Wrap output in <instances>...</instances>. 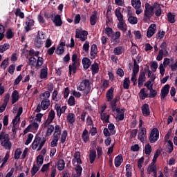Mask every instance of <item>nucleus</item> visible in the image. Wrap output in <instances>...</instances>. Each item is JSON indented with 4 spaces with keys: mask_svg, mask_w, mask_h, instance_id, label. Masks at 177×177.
Segmentation results:
<instances>
[{
    "mask_svg": "<svg viewBox=\"0 0 177 177\" xmlns=\"http://www.w3.org/2000/svg\"><path fill=\"white\" fill-rule=\"evenodd\" d=\"M80 66H81V61L78 59V55L77 53H74L72 55V64L69 65V75H71V73L75 74L77 73V70L80 68Z\"/></svg>",
    "mask_w": 177,
    "mask_h": 177,
    "instance_id": "obj_2",
    "label": "nucleus"
},
{
    "mask_svg": "<svg viewBox=\"0 0 177 177\" xmlns=\"http://www.w3.org/2000/svg\"><path fill=\"white\" fill-rule=\"evenodd\" d=\"M149 92L150 94L149 95V94L146 93V88H142L139 93L140 98L142 100H145V99L147 97H156V96H157V91L153 89L151 90Z\"/></svg>",
    "mask_w": 177,
    "mask_h": 177,
    "instance_id": "obj_6",
    "label": "nucleus"
},
{
    "mask_svg": "<svg viewBox=\"0 0 177 177\" xmlns=\"http://www.w3.org/2000/svg\"><path fill=\"white\" fill-rule=\"evenodd\" d=\"M37 165H39V167H41V165H42V164H44V156H42V155H39L37 156Z\"/></svg>",
    "mask_w": 177,
    "mask_h": 177,
    "instance_id": "obj_60",
    "label": "nucleus"
},
{
    "mask_svg": "<svg viewBox=\"0 0 177 177\" xmlns=\"http://www.w3.org/2000/svg\"><path fill=\"white\" fill-rule=\"evenodd\" d=\"M166 151L171 154L174 151V143L171 140H167V145H166Z\"/></svg>",
    "mask_w": 177,
    "mask_h": 177,
    "instance_id": "obj_23",
    "label": "nucleus"
},
{
    "mask_svg": "<svg viewBox=\"0 0 177 177\" xmlns=\"http://www.w3.org/2000/svg\"><path fill=\"white\" fill-rule=\"evenodd\" d=\"M131 84V80L129 77L124 78L123 81V88L124 89H129V85Z\"/></svg>",
    "mask_w": 177,
    "mask_h": 177,
    "instance_id": "obj_43",
    "label": "nucleus"
},
{
    "mask_svg": "<svg viewBox=\"0 0 177 177\" xmlns=\"http://www.w3.org/2000/svg\"><path fill=\"white\" fill-rule=\"evenodd\" d=\"M28 21L26 22V26L24 27L26 32H28L31 30V27L34 26V19H31L30 18H27Z\"/></svg>",
    "mask_w": 177,
    "mask_h": 177,
    "instance_id": "obj_20",
    "label": "nucleus"
},
{
    "mask_svg": "<svg viewBox=\"0 0 177 177\" xmlns=\"http://www.w3.org/2000/svg\"><path fill=\"white\" fill-rule=\"evenodd\" d=\"M146 128L142 127L140 132L138 133V138L140 139V142H145V139L146 138Z\"/></svg>",
    "mask_w": 177,
    "mask_h": 177,
    "instance_id": "obj_21",
    "label": "nucleus"
},
{
    "mask_svg": "<svg viewBox=\"0 0 177 177\" xmlns=\"http://www.w3.org/2000/svg\"><path fill=\"white\" fill-rule=\"evenodd\" d=\"M120 95H116L113 100H111L109 103L112 111H115V108H117V102H120Z\"/></svg>",
    "mask_w": 177,
    "mask_h": 177,
    "instance_id": "obj_13",
    "label": "nucleus"
},
{
    "mask_svg": "<svg viewBox=\"0 0 177 177\" xmlns=\"http://www.w3.org/2000/svg\"><path fill=\"white\" fill-rule=\"evenodd\" d=\"M53 23H54L55 27H62V26L63 25L62 16H60V15H55L53 21Z\"/></svg>",
    "mask_w": 177,
    "mask_h": 177,
    "instance_id": "obj_14",
    "label": "nucleus"
},
{
    "mask_svg": "<svg viewBox=\"0 0 177 177\" xmlns=\"http://www.w3.org/2000/svg\"><path fill=\"white\" fill-rule=\"evenodd\" d=\"M67 121L69 124H74L75 122V114L70 113L67 115Z\"/></svg>",
    "mask_w": 177,
    "mask_h": 177,
    "instance_id": "obj_30",
    "label": "nucleus"
},
{
    "mask_svg": "<svg viewBox=\"0 0 177 177\" xmlns=\"http://www.w3.org/2000/svg\"><path fill=\"white\" fill-rule=\"evenodd\" d=\"M67 135H68L67 130H64L61 135V139H60V142L62 145L66 142V139H67Z\"/></svg>",
    "mask_w": 177,
    "mask_h": 177,
    "instance_id": "obj_48",
    "label": "nucleus"
},
{
    "mask_svg": "<svg viewBox=\"0 0 177 177\" xmlns=\"http://www.w3.org/2000/svg\"><path fill=\"white\" fill-rule=\"evenodd\" d=\"M6 28L0 24V41H2L5 37Z\"/></svg>",
    "mask_w": 177,
    "mask_h": 177,
    "instance_id": "obj_46",
    "label": "nucleus"
},
{
    "mask_svg": "<svg viewBox=\"0 0 177 177\" xmlns=\"http://www.w3.org/2000/svg\"><path fill=\"white\" fill-rule=\"evenodd\" d=\"M111 39H113V42H115L116 44H118L120 41V37H121V32L117 31L115 33L113 34L111 36Z\"/></svg>",
    "mask_w": 177,
    "mask_h": 177,
    "instance_id": "obj_25",
    "label": "nucleus"
},
{
    "mask_svg": "<svg viewBox=\"0 0 177 177\" xmlns=\"http://www.w3.org/2000/svg\"><path fill=\"white\" fill-rule=\"evenodd\" d=\"M10 48V45L8 43L4 44L3 45L0 46V53H3V52L8 50Z\"/></svg>",
    "mask_w": 177,
    "mask_h": 177,
    "instance_id": "obj_44",
    "label": "nucleus"
},
{
    "mask_svg": "<svg viewBox=\"0 0 177 177\" xmlns=\"http://www.w3.org/2000/svg\"><path fill=\"white\" fill-rule=\"evenodd\" d=\"M113 28L110 27H106L105 28V34L107 35V37H111L113 35Z\"/></svg>",
    "mask_w": 177,
    "mask_h": 177,
    "instance_id": "obj_63",
    "label": "nucleus"
},
{
    "mask_svg": "<svg viewBox=\"0 0 177 177\" xmlns=\"http://www.w3.org/2000/svg\"><path fill=\"white\" fill-rule=\"evenodd\" d=\"M100 116H101V120L102 121H104L106 123L110 122V115L104 113H100Z\"/></svg>",
    "mask_w": 177,
    "mask_h": 177,
    "instance_id": "obj_39",
    "label": "nucleus"
},
{
    "mask_svg": "<svg viewBox=\"0 0 177 177\" xmlns=\"http://www.w3.org/2000/svg\"><path fill=\"white\" fill-rule=\"evenodd\" d=\"M58 93L57 90H55L52 93V99L55 102H59L62 99L61 96H57Z\"/></svg>",
    "mask_w": 177,
    "mask_h": 177,
    "instance_id": "obj_42",
    "label": "nucleus"
},
{
    "mask_svg": "<svg viewBox=\"0 0 177 177\" xmlns=\"http://www.w3.org/2000/svg\"><path fill=\"white\" fill-rule=\"evenodd\" d=\"M75 38H80L82 42H85L88 39V31L80 30V29H76L75 30Z\"/></svg>",
    "mask_w": 177,
    "mask_h": 177,
    "instance_id": "obj_8",
    "label": "nucleus"
},
{
    "mask_svg": "<svg viewBox=\"0 0 177 177\" xmlns=\"http://www.w3.org/2000/svg\"><path fill=\"white\" fill-rule=\"evenodd\" d=\"M54 134L53 136H57L58 138H60V135H62V129H60V125L56 124L54 127Z\"/></svg>",
    "mask_w": 177,
    "mask_h": 177,
    "instance_id": "obj_33",
    "label": "nucleus"
},
{
    "mask_svg": "<svg viewBox=\"0 0 177 177\" xmlns=\"http://www.w3.org/2000/svg\"><path fill=\"white\" fill-rule=\"evenodd\" d=\"M40 106H41L42 110H47V109H49V106H50V101L48 99H43Z\"/></svg>",
    "mask_w": 177,
    "mask_h": 177,
    "instance_id": "obj_19",
    "label": "nucleus"
},
{
    "mask_svg": "<svg viewBox=\"0 0 177 177\" xmlns=\"http://www.w3.org/2000/svg\"><path fill=\"white\" fill-rule=\"evenodd\" d=\"M20 156H21V149L20 148H17L14 154L15 160H19L20 158Z\"/></svg>",
    "mask_w": 177,
    "mask_h": 177,
    "instance_id": "obj_52",
    "label": "nucleus"
},
{
    "mask_svg": "<svg viewBox=\"0 0 177 177\" xmlns=\"http://www.w3.org/2000/svg\"><path fill=\"white\" fill-rule=\"evenodd\" d=\"M91 81L88 79L84 80L80 85L77 86V91H84V96H88L91 92Z\"/></svg>",
    "mask_w": 177,
    "mask_h": 177,
    "instance_id": "obj_4",
    "label": "nucleus"
},
{
    "mask_svg": "<svg viewBox=\"0 0 177 177\" xmlns=\"http://www.w3.org/2000/svg\"><path fill=\"white\" fill-rule=\"evenodd\" d=\"M160 149H157L154 153L153 160H152V162H153L154 164H156V162H157V158H158V157H160Z\"/></svg>",
    "mask_w": 177,
    "mask_h": 177,
    "instance_id": "obj_55",
    "label": "nucleus"
},
{
    "mask_svg": "<svg viewBox=\"0 0 177 177\" xmlns=\"http://www.w3.org/2000/svg\"><path fill=\"white\" fill-rule=\"evenodd\" d=\"M46 142V138H43L41 141V137L36 136L32 144V149L33 150H37V148L39 147L37 149V151H39V150H41L42 147H44Z\"/></svg>",
    "mask_w": 177,
    "mask_h": 177,
    "instance_id": "obj_5",
    "label": "nucleus"
},
{
    "mask_svg": "<svg viewBox=\"0 0 177 177\" xmlns=\"http://www.w3.org/2000/svg\"><path fill=\"white\" fill-rule=\"evenodd\" d=\"M123 161H124V158H122V155H118L115 158V160H114L115 167H116V168H118V167H120V165L122 164Z\"/></svg>",
    "mask_w": 177,
    "mask_h": 177,
    "instance_id": "obj_22",
    "label": "nucleus"
},
{
    "mask_svg": "<svg viewBox=\"0 0 177 177\" xmlns=\"http://www.w3.org/2000/svg\"><path fill=\"white\" fill-rule=\"evenodd\" d=\"M145 152L147 156H150V154H151V145H150V143L145 145Z\"/></svg>",
    "mask_w": 177,
    "mask_h": 177,
    "instance_id": "obj_47",
    "label": "nucleus"
},
{
    "mask_svg": "<svg viewBox=\"0 0 177 177\" xmlns=\"http://www.w3.org/2000/svg\"><path fill=\"white\" fill-rule=\"evenodd\" d=\"M147 172L149 174H151V172H153L154 175H157V170H156V165H154L153 162H151L149 165Z\"/></svg>",
    "mask_w": 177,
    "mask_h": 177,
    "instance_id": "obj_31",
    "label": "nucleus"
},
{
    "mask_svg": "<svg viewBox=\"0 0 177 177\" xmlns=\"http://www.w3.org/2000/svg\"><path fill=\"white\" fill-rule=\"evenodd\" d=\"M160 138V131H158V129L153 128L150 133L149 139L150 143H156L157 140H158Z\"/></svg>",
    "mask_w": 177,
    "mask_h": 177,
    "instance_id": "obj_7",
    "label": "nucleus"
},
{
    "mask_svg": "<svg viewBox=\"0 0 177 177\" xmlns=\"http://www.w3.org/2000/svg\"><path fill=\"white\" fill-rule=\"evenodd\" d=\"M66 163L64 162V160L60 159L57 162V169L58 171H63L64 169V167Z\"/></svg>",
    "mask_w": 177,
    "mask_h": 177,
    "instance_id": "obj_36",
    "label": "nucleus"
},
{
    "mask_svg": "<svg viewBox=\"0 0 177 177\" xmlns=\"http://www.w3.org/2000/svg\"><path fill=\"white\" fill-rule=\"evenodd\" d=\"M56 115V113L53 111V109H51L48 113V119L45 122V125H49V124H52L53 122V120H55V117Z\"/></svg>",
    "mask_w": 177,
    "mask_h": 177,
    "instance_id": "obj_11",
    "label": "nucleus"
},
{
    "mask_svg": "<svg viewBox=\"0 0 177 177\" xmlns=\"http://www.w3.org/2000/svg\"><path fill=\"white\" fill-rule=\"evenodd\" d=\"M15 37V33L12 31V29H8L6 32V38L8 39H12Z\"/></svg>",
    "mask_w": 177,
    "mask_h": 177,
    "instance_id": "obj_57",
    "label": "nucleus"
},
{
    "mask_svg": "<svg viewBox=\"0 0 177 177\" xmlns=\"http://www.w3.org/2000/svg\"><path fill=\"white\" fill-rule=\"evenodd\" d=\"M40 78L41 80H45V78H48V68L46 67L41 69Z\"/></svg>",
    "mask_w": 177,
    "mask_h": 177,
    "instance_id": "obj_29",
    "label": "nucleus"
},
{
    "mask_svg": "<svg viewBox=\"0 0 177 177\" xmlns=\"http://www.w3.org/2000/svg\"><path fill=\"white\" fill-rule=\"evenodd\" d=\"M82 139H83V142H84V143L89 142V136L88 135V130L86 129L83 131Z\"/></svg>",
    "mask_w": 177,
    "mask_h": 177,
    "instance_id": "obj_28",
    "label": "nucleus"
},
{
    "mask_svg": "<svg viewBox=\"0 0 177 177\" xmlns=\"http://www.w3.org/2000/svg\"><path fill=\"white\" fill-rule=\"evenodd\" d=\"M91 71L93 74H97L99 73V64L97 62H94L91 65Z\"/></svg>",
    "mask_w": 177,
    "mask_h": 177,
    "instance_id": "obj_35",
    "label": "nucleus"
},
{
    "mask_svg": "<svg viewBox=\"0 0 177 177\" xmlns=\"http://www.w3.org/2000/svg\"><path fill=\"white\" fill-rule=\"evenodd\" d=\"M111 10H113V7L111 6V5L108 6L106 15V17L107 19V20L106 21V26L108 23H110V15L111 13Z\"/></svg>",
    "mask_w": 177,
    "mask_h": 177,
    "instance_id": "obj_32",
    "label": "nucleus"
},
{
    "mask_svg": "<svg viewBox=\"0 0 177 177\" xmlns=\"http://www.w3.org/2000/svg\"><path fill=\"white\" fill-rule=\"evenodd\" d=\"M42 64H44V58L38 57V59L36 62V68H39Z\"/></svg>",
    "mask_w": 177,
    "mask_h": 177,
    "instance_id": "obj_53",
    "label": "nucleus"
},
{
    "mask_svg": "<svg viewBox=\"0 0 177 177\" xmlns=\"http://www.w3.org/2000/svg\"><path fill=\"white\" fill-rule=\"evenodd\" d=\"M122 52H124L122 46L115 47L113 50L114 55L117 56H120V55H122Z\"/></svg>",
    "mask_w": 177,
    "mask_h": 177,
    "instance_id": "obj_40",
    "label": "nucleus"
},
{
    "mask_svg": "<svg viewBox=\"0 0 177 177\" xmlns=\"http://www.w3.org/2000/svg\"><path fill=\"white\" fill-rule=\"evenodd\" d=\"M1 145L3 146L6 150H10V149H12V142H10V140L9 139V134H4Z\"/></svg>",
    "mask_w": 177,
    "mask_h": 177,
    "instance_id": "obj_9",
    "label": "nucleus"
},
{
    "mask_svg": "<svg viewBox=\"0 0 177 177\" xmlns=\"http://www.w3.org/2000/svg\"><path fill=\"white\" fill-rule=\"evenodd\" d=\"M19 99V91H17V90H15L12 93V104H15V103H16V102H17Z\"/></svg>",
    "mask_w": 177,
    "mask_h": 177,
    "instance_id": "obj_26",
    "label": "nucleus"
},
{
    "mask_svg": "<svg viewBox=\"0 0 177 177\" xmlns=\"http://www.w3.org/2000/svg\"><path fill=\"white\" fill-rule=\"evenodd\" d=\"M156 5L157 3L153 4V6H151L149 3H145V10L144 11L143 21L146 22L147 20H150L152 16L154 15V9H156Z\"/></svg>",
    "mask_w": 177,
    "mask_h": 177,
    "instance_id": "obj_3",
    "label": "nucleus"
},
{
    "mask_svg": "<svg viewBox=\"0 0 177 177\" xmlns=\"http://www.w3.org/2000/svg\"><path fill=\"white\" fill-rule=\"evenodd\" d=\"M57 55H63L64 53V47L59 46L57 48L55 51Z\"/></svg>",
    "mask_w": 177,
    "mask_h": 177,
    "instance_id": "obj_64",
    "label": "nucleus"
},
{
    "mask_svg": "<svg viewBox=\"0 0 177 177\" xmlns=\"http://www.w3.org/2000/svg\"><path fill=\"white\" fill-rule=\"evenodd\" d=\"M53 138L51 141L50 146L51 147H57V142H59V139H60V137H57L56 136H53Z\"/></svg>",
    "mask_w": 177,
    "mask_h": 177,
    "instance_id": "obj_41",
    "label": "nucleus"
},
{
    "mask_svg": "<svg viewBox=\"0 0 177 177\" xmlns=\"http://www.w3.org/2000/svg\"><path fill=\"white\" fill-rule=\"evenodd\" d=\"M106 102H111L114 97V88H111L106 91Z\"/></svg>",
    "mask_w": 177,
    "mask_h": 177,
    "instance_id": "obj_18",
    "label": "nucleus"
},
{
    "mask_svg": "<svg viewBox=\"0 0 177 177\" xmlns=\"http://www.w3.org/2000/svg\"><path fill=\"white\" fill-rule=\"evenodd\" d=\"M55 109L57 111V117H59V118H60V117L62 116V113H64L65 111L64 110L63 111V109H62L60 107V106H59V105H55Z\"/></svg>",
    "mask_w": 177,
    "mask_h": 177,
    "instance_id": "obj_45",
    "label": "nucleus"
},
{
    "mask_svg": "<svg viewBox=\"0 0 177 177\" xmlns=\"http://www.w3.org/2000/svg\"><path fill=\"white\" fill-rule=\"evenodd\" d=\"M108 129L110 131L111 135H115V126L113 123L108 124Z\"/></svg>",
    "mask_w": 177,
    "mask_h": 177,
    "instance_id": "obj_50",
    "label": "nucleus"
},
{
    "mask_svg": "<svg viewBox=\"0 0 177 177\" xmlns=\"http://www.w3.org/2000/svg\"><path fill=\"white\" fill-rule=\"evenodd\" d=\"M75 170L76 171L77 176H81V174H82V167H81L80 165H76Z\"/></svg>",
    "mask_w": 177,
    "mask_h": 177,
    "instance_id": "obj_59",
    "label": "nucleus"
},
{
    "mask_svg": "<svg viewBox=\"0 0 177 177\" xmlns=\"http://www.w3.org/2000/svg\"><path fill=\"white\" fill-rule=\"evenodd\" d=\"M96 23H97V11H94L90 17V24L95 26Z\"/></svg>",
    "mask_w": 177,
    "mask_h": 177,
    "instance_id": "obj_16",
    "label": "nucleus"
},
{
    "mask_svg": "<svg viewBox=\"0 0 177 177\" xmlns=\"http://www.w3.org/2000/svg\"><path fill=\"white\" fill-rule=\"evenodd\" d=\"M36 64H37V59L34 57H31L29 59V66H30V67H35Z\"/></svg>",
    "mask_w": 177,
    "mask_h": 177,
    "instance_id": "obj_56",
    "label": "nucleus"
},
{
    "mask_svg": "<svg viewBox=\"0 0 177 177\" xmlns=\"http://www.w3.org/2000/svg\"><path fill=\"white\" fill-rule=\"evenodd\" d=\"M41 166H37V165H33L32 169H31V174H32V176H34V175H35V174H37V172H38L39 171V168Z\"/></svg>",
    "mask_w": 177,
    "mask_h": 177,
    "instance_id": "obj_49",
    "label": "nucleus"
},
{
    "mask_svg": "<svg viewBox=\"0 0 177 177\" xmlns=\"http://www.w3.org/2000/svg\"><path fill=\"white\" fill-rule=\"evenodd\" d=\"M169 88H171L169 84H165V86L162 88L160 93V99H165V97L168 96V93H169Z\"/></svg>",
    "mask_w": 177,
    "mask_h": 177,
    "instance_id": "obj_10",
    "label": "nucleus"
},
{
    "mask_svg": "<svg viewBox=\"0 0 177 177\" xmlns=\"http://www.w3.org/2000/svg\"><path fill=\"white\" fill-rule=\"evenodd\" d=\"M95 160H96V150L92 149L90 151L89 154V160L91 164H93V162H95Z\"/></svg>",
    "mask_w": 177,
    "mask_h": 177,
    "instance_id": "obj_27",
    "label": "nucleus"
},
{
    "mask_svg": "<svg viewBox=\"0 0 177 177\" xmlns=\"http://www.w3.org/2000/svg\"><path fill=\"white\" fill-rule=\"evenodd\" d=\"M167 17V21L171 24H174V23L176 21V20H175V15L172 14V12H168Z\"/></svg>",
    "mask_w": 177,
    "mask_h": 177,
    "instance_id": "obj_34",
    "label": "nucleus"
},
{
    "mask_svg": "<svg viewBox=\"0 0 177 177\" xmlns=\"http://www.w3.org/2000/svg\"><path fill=\"white\" fill-rule=\"evenodd\" d=\"M128 21L130 24H138V18L131 15L128 18Z\"/></svg>",
    "mask_w": 177,
    "mask_h": 177,
    "instance_id": "obj_51",
    "label": "nucleus"
},
{
    "mask_svg": "<svg viewBox=\"0 0 177 177\" xmlns=\"http://www.w3.org/2000/svg\"><path fill=\"white\" fill-rule=\"evenodd\" d=\"M68 104L69 106H75V98L74 96L71 95L69 97V99L68 100Z\"/></svg>",
    "mask_w": 177,
    "mask_h": 177,
    "instance_id": "obj_58",
    "label": "nucleus"
},
{
    "mask_svg": "<svg viewBox=\"0 0 177 177\" xmlns=\"http://www.w3.org/2000/svg\"><path fill=\"white\" fill-rule=\"evenodd\" d=\"M115 15L117 17V19L119 21L118 24V28L122 31L123 32H126L127 30V24H125V20H124V15L121 13V8H118L115 10Z\"/></svg>",
    "mask_w": 177,
    "mask_h": 177,
    "instance_id": "obj_1",
    "label": "nucleus"
},
{
    "mask_svg": "<svg viewBox=\"0 0 177 177\" xmlns=\"http://www.w3.org/2000/svg\"><path fill=\"white\" fill-rule=\"evenodd\" d=\"M162 57H164V50L160 49L156 57V60H158V62H161V60H162Z\"/></svg>",
    "mask_w": 177,
    "mask_h": 177,
    "instance_id": "obj_62",
    "label": "nucleus"
},
{
    "mask_svg": "<svg viewBox=\"0 0 177 177\" xmlns=\"http://www.w3.org/2000/svg\"><path fill=\"white\" fill-rule=\"evenodd\" d=\"M15 15L17 16H19L20 19H24V12H21V10L20 8H17L15 11Z\"/></svg>",
    "mask_w": 177,
    "mask_h": 177,
    "instance_id": "obj_61",
    "label": "nucleus"
},
{
    "mask_svg": "<svg viewBox=\"0 0 177 177\" xmlns=\"http://www.w3.org/2000/svg\"><path fill=\"white\" fill-rule=\"evenodd\" d=\"M145 81H146V71L144 69L143 71H140L138 83L140 84L142 82H145Z\"/></svg>",
    "mask_w": 177,
    "mask_h": 177,
    "instance_id": "obj_24",
    "label": "nucleus"
},
{
    "mask_svg": "<svg viewBox=\"0 0 177 177\" xmlns=\"http://www.w3.org/2000/svg\"><path fill=\"white\" fill-rule=\"evenodd\" d=\"M82 64L83 65L84 70H88V68L91 67L92 62H91V59L89 58L84 57L82 60Z\"/></svg>",
    "mask_w": 177,
    "mask_h": 177,
    "instance_id": "obj_17",
    "label": "nucleus"
},
{
    "mask_svg": "<svg viewBox=\"0 0 177 177\" xmlns=\"http://www.w3.org/2000/svg\"><path fill=\"white\" fill-rule=\"evenodd\" d=\"M54 131H55V127H53V125H50L48 127L47 131L46 133V136H50V135H52Z\"/></svg>",
    "mask_w": 177,
    "mask_h": 177,
    "instance_id": "obj_54",
    "label": "nucleus"
},
{
    "mask_svg": "<svg viewBox=\"0 0 177 177\" xmlns=\"http://www.w3.org/2000/svg\"><path fill=\"white\" fill-rule=\"evenodd\" d=\"M138 73H139V64H138V62L136 61V59H134L132 74L138 75Z\"/></svg>",
    "mask_w": 177,
    "mask_h": 177,
    "instance_id": "obj_38",
    "label": "nucleus"
},
{
    "mask_svg": "<svg viewBox=\"0 0 177 177\" xmlns=\"http://www.w3.org/2000/svg\"><path fill=\"white\" fill-rule=\"evenodd\" d=\"M142 5L140 0H131V6L134 9H139Z\"/></svg>",
    "mask_w": 177,
    "mask_h": 177,
    "instance_id": "obj_37",
    "label": "nucleus"
},
{
    "mask_svg": "<svg viewBox=\"0 0 177 177\" xmlns=\"http://www.w3.org/2000/svg\"><path fill=\"white\" fill-rule=\"evenodd\" d=\"M141 110L144 117H149L150 115V108L148 104H143L141 106Z\"/></svg>",
    "mask_w": 177,
    "mask_h": 177,
    "instance_id": "obj_15",
    "label": "nucleus"
},
{
    "mask_svg": "<svg viewBox=\"0 0 177 177\" xmlns=\"http://www.w3.org/2000/svg\"><path fill=\"white\" fill-rule=\"evenodd\" d=\"M156 30H157V26L155 24H151L147 32V38H151L153 35L156 34Z\"/></svg>",
    "mask_w": 177,
    "mask_h": 177,
    "instance_id": "obj_12",
    "label": "nucleus"
}]
</instances>
